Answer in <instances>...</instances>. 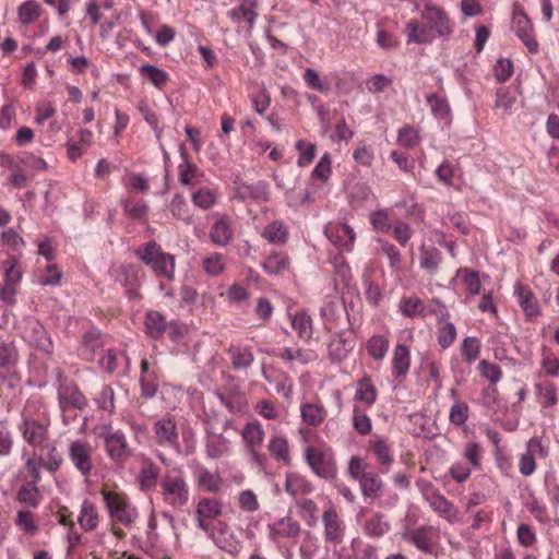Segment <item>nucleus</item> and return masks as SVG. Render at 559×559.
<instances>
[{"mask_svg": "<svg viewBox=\"0 0 559 559\" xmlns=\"http://www.w3.org/2000/svg\"><path fill=\"white\" fill-rule=\"evenodd\" d=\"M155 442L164 448L174 450L178 455L188 456L195 451V433L189 426L181 428L182 443L179 441L177 420L167 414L153 425Z\"/></svg>", "mask_w": 559, "mask_h": 559, "instance_id": "obj_1", "label": "nucleus"}, {"mask_svg": "<svg viewBox=\"0 0 559 559\" xmlns=\"http://www.w3.org/2000/svg\"><path fill=\"white\" fill-rule=\"evenodd\" d=\"M41 404L37 400H28L21 411V421L17 429L25 442L34 448L48 441L49 424L40 419Z\"/></svg>", "mask_w": 559, "mask_h": 559, "instance_id": "obj_2", "label": "nucleus"}, {"mask_svg": "<svg viewBox=\"0 0 559 559\" xmlns=\"http://www.w3.org/2000/svg\"><path fill=\"white\" fill-rule=\"evenodd\" d=\"M142 263L147 265L155 276L173 281L175 278V255L163 251L159 243L152 240L134 251Z\"/></svg>", "mask_w": 559, "mask_h": 559, "instance_id": "obj_3", "label": "nucleus"}, {"mask_svg": "<svg viewBox=\"0 0 559 559\" xmlns=\"http://www.w3.org/2000/svg\"><path fill=\"white\" fill-rule=\"evenodd\" d=\"M163 501L173 508H181L189 501L190 489L181 468L168 471L159 480Z\"/></svg>", "mask_w": 559, "mask_h": 559, "instance_id": "obj_4", "label": "nucleus"}, {"mask_svg": "<svg viewBox=\"0 0 559 559\" xmlns=\"http://www.w3.org/2000/svg\"><path fill=\"white\" fill-rule=\"evenodd\" d=\"M241 436L246 443L250 463L258 472L267 473L270 466L269 459L258 450L265 437L262 424L258 419L248 421L242 429Z\"/></svg>", "mask_w": 559, "mask_h": 559, "instance_id": "obj_5", "label": "nucleus"}, {"mask_svg": "<svg viewBox=\"0 0 559 559\" xmlns=\"http://www.w3.org/2000/svg\"><path fill=\"white\" fill-rule=\"evenodd\" d=\"M97 436L104 443L107 456L114 463L123 464L132 456L126 433L120 429H114L111 424L103 425Z\"/></svg>", "mask_w": 559, "mask_h": 559, "instance_id": "obj_6", "label": "nucleus"}, {"mask_svg": "<svg viewBox=\"0 0 559 559\" xmlns=\"http://www.w3.org/2000/svg\"><path fill=\"white\" fill-rule=\"evenodd\" d=\"M102 495L111 520L126 527H131L135 523L139 512L126 495L110 490H103Z\"/></svg>", "mask_w": 559, "mask_h": 559, "instance_id": "obj_7", "label": "nucleus"}, {"mask_svg": "<svg viewBox=\"0 0 559 559\" xmlns=\"http://www.w3.org/2000/svg\"><path fill=\"white\" fill-rule=\"evenodd\" d=\"M109 277L126 288L129 299H140L139 287L144 278L143 270L135 264L114 263L108 269Z\"/></svg>", "mask_w": 559, "mask_h": 559, "instance_id": "obj_8", "label": "nucleus"}, {"mask_svg": "<svg viewBox=\"0 0 559 559\" xmlns=\"http://www.w3.org/2000/svg\"><path fill=\"white\" fill-rule=\"evenodd\" d=\"M57 397L63 413L70 408L82 411L87 406V400L79 386L61 371L57 376Z\"/></svg>", "mask_w": 559, "mask_h": 559, "instance_id": "obj_9", "label": "nucleus"}, {"mask_svg": "<svg viewBox=\"0 0 559 559\" xmlns=\"http://www.w3.org/2000/svg\"><path fill=\"white\" fill-rule=\"evenodd\" d=\"M304 459L319 478L326 480L335 478L337 473L336 463L328 452L310 445L305 449Z\"/></svg>", "mask_w": 559, "mask_h": 559, "instance_id": "obj_10", "label": "nucleus"}, {"mask_svg": "<svg viewBox=\"0 0 559 559\" xmlns=\"http://www.w3.org/2000/svg\"><path fill=\"white\" fill-rule=\"evenodd\" d=\"M511 27L531 53H536L538 51V44L533 35L532 22L524 13L521 4L518 2L513 5Z\"/></svg>", "mask_w": 559, "mask_h": 559, "instance_id": "obj_11", "label": "nucleus"}, {"mask_svg": "<svg viewBox=\"0 0 559 559\" xmlns=\"http://www.w3.org/2000/svg\"><path fill=\"white\" fill-rule=\"evenodd\" d=\"M421 19L431 27L435 38L447 37L453 32V25L445 11L435 4H427L421 12Z\"/></svg>", "mask_w": 559, "mask_h": 559, "instance_id": "obj_12", "label": "nucleus"}, {"mask_svg": "<svg viewBox=\"0 0 559 559\" xmlns=\"http://www.w3.org/2000/svg\"><path fill=\"white\" fill-rule=\"evenodd\" d=\"M324 234L330 242L340 251L350 252L353 250L356 234L349 225L330 223L325 226Z\"/></svg>", "mask_w": 559, "mask_h": 559, "instance_id": "obj_13", "label": "nucleus"}, {"mask_svg": "<svg viewBox=\"0 0 559 559\" xmlns=\"http://www.w3.org/2000/svg\"><path fill=\"white\" fill-rule=\"evenodd\" d=\"M209 538H211L218 548L233 556H237L241 551V543L238 540L228 524L223 521L214 523L213 532H211V536Z\"/></svg>", "mask_w": 559, "mask_h": 559, "instance_id": "obj_14", "label": "nucleus"}, {"mask_svg": "<svg viewBox=\"0 0 559 559\" xmlns=\"http://www.w3.org/2000/svg\"><path fill=\"white\" fill-rule=\"evenodd\" d=\"M437 537V531L431 525L407 528L403 534L404 540L411 543L425 554H431L433 551V542Z\"/></svg>", "mask_w": 559, "mask_h": 559, "instance_id": "obj_15", "label": "nucleus"}, {"mask_svg": "<svg viewBox=\"0 0 559 559\" xmlns=\"http://www.w3.org/2000/svg\"><path fill=\"white\" fill-rule=\"evenodd\" d=\"M322 523L324 527V539L326 543L337 546L344 540L345 523L335 509L329 508L323 512Z\"/></svg>", "mask_w": 559, "mask_h": 559, "instance_id": "obj_16", "label": "nucleus"}, {"mask_svg": "<svg viewBox=\"0 0 559 559\" xmlns=\"http://www.w3.org/2000/svg\"><path fill=\"white\" fill-rule=\"evenodd\" d=\"M24 338L38 350L50 354L53 349L52 341L45 326L37 320H31L24 328Z\"/></svg>", "mask_w": 559, "mask_h": 559, "instance_id": "obj_17", "label": "nucleus"}, {"mask_svg": "<svg viewBox=\"0 0 559 559\" xmlns=\"http://www.w3.org/2000/svg\"><path fill=\"white\" fill-rule=\"evenodd\" d=\"M104 346V334L95 326L83 333L76 349L78 356L87 362L94 360L96 353Z\"/></svg>", "mask_w": 559, "mask_h": 559, "instance_id": "obj_18", "label": "nucleus"}, {"mask_svg": "<svg viewBox=\"0 0 559 559\" xmlns=\"http://www.w3.org/2000/svg\"><path fill=\"white\" fill-rule=\"evenodd\" d=\"M68 456L74 467L83 475L88 476L93 469L90 444L73 441L69 445Z\"/></svg>", "mask_w": 559, "mask_h": 559, "instance_id": "obj_19", "label": "nucleus"}, {"mask_svg": "<svg viewBox=\"0 0 559 559\" xmlns=\"http://www.w3.org/2000/svg\"><path fill=\"white\" fill-rule=\"evenodd\" d=\"M514 297L528 320L537 318L540 313V306L530 286L516 282L514 285Z\"/></svg>", "mask_w": 559, "mask_h": 559, "instance_id": "obj_20", "label": "nucleus"}, {"mask_svg": "<svg viewBox=\"0 0 559 559\" xmlns=\"http://www.w3.org/2000/svg\"><path fill=\"white\" fill-rule=\"evenodd\" d=\"M198 488L210 493H217L222 490L223 478L216 472H211L201 464H197L192 472Z\"/></svg>", "mask_w": 559, "mask_h": 559, "instance_id": "obj_21", "label": "nucleus"}, {"mask_svg": "<svg viewBox=\"0 0 559 559\" xmlns=\"http://www.w3.org/2000/svg\"><path fill=\"white\" fill-rule=\"evenodd\" d=\"M214 224L210 230V239L217 247H226L233 239L230 218L227 215L214 213Z\"/></svg>", "mask_w": 559, "mask_h": 559, "instance_id": "obj_22", "label": "nucleus"}, {"mask_svg": "<svg viewBox=\"0 0 559 559\" xmlns=\"http://www.w3.org/2000/svg\"><path fill=\"white\" fill-rule=\"evenodd\" d=\"M236 190L240 199L251 200L259 203L269 201L271 195L270 186L264 180L240 182L237 185Z\"/></svg>", "mask_w": 559, "mask_h": 559, "instance_id": "obj_23", "label": "nucleus"}, {"mask_svg": "<svg viewBox=\"0 0 559 559\" xmlns=\"http://www.w3.org/2000/svg\"><path fill=\"white\" fill-rule=\"evenodd\" d=\"M270 455L286 466L292 464L290 449L288 438L282 431H274L267 443Z\"/></svg>", "mask_w": 559, "mask_h": 559, "instance_id": "obj_24", "label": "nucleus"}, {"mask_svg": "<svg viewBox=\"0 0 559 559\" xmlns=\"http://www.w3.org/2000/svg\"><path fill=\"white\" fill-rule=\"evenodd\" d=\"M427 104L441 128H449L452 123V110L448 99L442 95L433 93L427 96Z\"/></svg>", "mask_w": 559, "mask_h": 559, "instance_id": "obj_25", "label": "nucleus"}, {"mask_svg": "<svg viewBox=\"0 0 559 559\" xmlns=\"http://www.w3.org/2000/svg\"><path fill=\"white\" fill-rule=\"evenodd\" d=\"M257 0H241L239 5L228 11V16L235 24L246 22L250 29L253 28L259 16Z\"/></svg>", "mask_w": 559, "mask_h": 559, "instance_id": "obj_26", "label": "nucleus"}, {"mask_svg": "<svg viewBox=\"0 0 559 559\" xmlns=\"http://www.w3.org/2000/svg\"><path fill=\"white\" fill-rule=\"evenodd\" d=\"M355 347V341L345 332L336 333L329 344V355L333 362H341L347 358Z\"/></svg>", "mask_w": 559, "mask_h": 559, "instance_id": "obj_27", "label": "nucleus"}, {"mask_svg": "<svg viewBox=\"0 0 559 559\" xmlns=\"http://www.w3.org/2000/svg\"><path fill=\"white\" fill-rule=\"evenodd\" d=\"M179 153L181 157L178 166L179 180L185 186H193L203 176V171L189 159L185 144L179 145Z\"/></svg>", "mask_w": 559, "mask_h": 559, "instance_id": "obj_28", "label": "nucleus"}, {"mask_svg": "<svg viewBox=\"0 0 559 559\" xmlns=\"http://www.w3.org/2000/svg\"><path fill=\"white\" fill-rule=\"evenodd\" d=\"M361 527L366 536L379 539L390 532L391 523L385 514L377 512L366 519Z\"/></svg>", "mask_w": 559, "mask_h": 559, "instance_id": "obj_29", "label": "nucleus"}, {"mask_svg": "<svg viewBox=\"0 0 559 559\" xmlns=\"http://www.w3.org/2000/svg\"><path fill=\"white\" fill-rule=\"evenodd\" d=\"M411 368V352L405 344H397L391 360V373L395 379L405 378Z\"/></svg>", "mask_w": 559, "mask_h": 559, "instance_id": "obj_30", "label": "nucleus"}, {"mask_svg": "<svg viewBox=\"0 0 559 559\" xmlns=\"http://www.w3.org/2000/svg\"><path fill=\"white\" fill-rule=\"evenodd\" d=\"M39 448L40 452L36 454V459L41 463L43 468L49 473L57 472L63 463V457L57 447L46 442Z\"/></svg>", "mask_w": 559, "mask_h": 559, "instance_id": "obj_31", "label": "nucleus"}, {"mask_svg": "<svg viewBox=\"0 0 559 559\" xmlns=\"http://www.w3.org/2000/svg\"><path fill=\"white\" fill-rule=\"evenodd\" d=\"M404 33L407 37V44H428L436 39L431 27H428L426 22L420 23L417 20L409 21L405 26Z\"/></svg>", "mask_w": 559, "mask_h": 559, "instance_id": "obj_32", "label": "nucleus"}, {"mask_svg": "<svg viewBox=\"0 0 559 559\" xmlns=\"http://www.w3.org/2000/svg\"><path fill=\"white\" fill-rule=\"evenodd\" d=\"M369 445L380 465L381 473L386 474L393 463V456L386 440L377 437L369 442Z\"/></svg>", "mask_w": 559, "mask_h": 559, "instance_id": "obj_33", "label": "nucleus"}, {"mask_svg": "<svg viewBox=\"0 0 559 559\" xmlns=\"http://www.w3.org/2000/svg\"><path fill=\"white\" fill-rule=\"evenodd\" d=\"M157 374L154 369H150V364L146 359H142L141 361V376H140V386L141 394L145 399H152L158 389V383L156 381Z\"/></svg>", "mask_w": 559, "mask_h": 559, "instance_id": "obj_34", "label": "nucleus"}, {"mask_svg": "<svg viewBox=\"0 0 559 559\" xmlns=\"http://www.w3.org/2000/svg\"><path fill=\"white\" fill-rule=\"evenodd\" d=\"M160 477V469L157 465L152 462L145 463L140 469L136 480L142 491H153Z\"/></svg>", "mask_w": 559, "mask_h": 559, "instance_id": "obj_35", "label": "nucleus"}, {"mask_svg": "<svg viewBox=\"0 0 559 559\" xmlns=\"http://www.w3.org/2000/svg\"><path fill=\"white\" fill-rule=\"evenodd\" d=\"M15 500L26 508L36 509L41 503L43 496L37 485L34 483H24L17 489Z\"/></svg>", "mask_w": 559, "mask_h": 559, "instance_id": "obj_36", "label": "nucleus"}, {"mask_svg": "<svg viewBox=\"0 0 559 559\" xmlns=\"http://www.w3.org/2000/svg\"><path fill=\"white\" fill-rule=\"evenodd\" d=\"M261 266L266 274L276 276L289 267V259L285 252L274 250L261 262Z\"/></svg>", "mask_w": 559, "mask_h": 559, "instance_id": "obj_37", "label": "nucleus"}, {"mask_svg": "<svg viewBox=\"0 0 559 559\" xmlns=\"http://www.w3.org/2000/svg\"><path fill=\"white\" fill-rule=\"evenodd\" d=\"M450 313L447 309L441 312L438 318L439 322H443L439 329L437 334V341L441 348H449L456 338V328L452 322H449Z\"/></svg>", "mask_w": 559, "mask_h": 559, "instance_id": "obj_38", "label": "nucleus"}, {"mask_svg": "<svg viewBox=\"0 0 559 559\" xmlns=\"http://www.w3.org/2000/svg\"><path fill=\"white\" fill-rule=\"evenodd\" d=\"M377 396L378 391L370 377L365 376L357 382L355 401L362 403L366 407H371L376 403Z\"/></svg>", "mask_w": 559, "mask_h": 559, "instance_id": "obj_39", "label": "nucleus"}, {"mask_svg": "<svg viewBox=\"0 0 559 559\" xmlns=\"http://www.w3.org/2000/svg\"><path fill=\"white\" fill-rule=\"evenodd\" d=\"M144 325L148 337L158 340L165 334L167 322L160 312L150 310L145 313Z\"/></svg>", "mask_w": 559, "mask_h": 559, "instance_id": "obj_40", "label": "nucleus"}, {"mask_svg": "<svg viewBox=\"0 0 559 559\" xmlns=\"http://www.w3.org/2000/svg\"><path fill=\"white\" fill-rule=\"evenodd\" d=\"M228 356L233 368L237 371L247 370L254 360L251 349L247 346H230L228 348Z\"/></svg>", "mask_w": 559, "mask_h": 559, "instance_id": "obj_41", "label": "nucleus"}, {"mask_svg": "<svg viewBox=\"0 0 559 559\" xmlns=\"http://www.w3.org/2000/svg\"><path fill=\"white\" fill-rule=\"evenodd\" d=\"M98 522L99 515L96 506L88 500H84L81 504L78 523L84 531L92 532L96 530Z\"/></svg>", "mask_w": 559, "mask_h": 559, "instance_id": "obj_42", "label": "nucleus"}, {"mask_svg": "<svg viewBox=\"0 0 559 559\" xmlns=\"http://www.w3.org/2000/svg\"><path fill=\"white\" fill-rule=\"evenodd\" d=\"M229 451V440L223 435L210 433L205 438V453L209 459H219Z\"/></svg>", "mask_w": 559, "mask_h": 559, "instance_id": "obj_43", "label": "nucleus"}, {"mask_svg": "<svg viewBox=\"0 0 559 559\" xmlns=\"http://www.w3.org/2000/svg\"><path fill=\"white\" fill-rule=\"evenodd\" d=\"M285 490L292 497H297L311 493L313 487L306 477L297 473H290L286 475Z\"/></svg>", "mask_w": 559, "mask_h": 559, "instance_id": "obj_44", "label": "nucleus"}, {"mask_svg": "<svg viewBox=\"0 0 559 559\" xmlns=\"http://www.w3.org/2000/svg\"><path fill=\"white\" fill-rule=\"evenodd\" d=\"M535 393L543 408L552 407L558 403L557 388L551 382L536 383Z\"/></svg>", "mask_w": 559, "mask_h": 559, "instance_id": "obj_45", "label": "nucleus"}, {"mask_svg": "<svg viewBox=\"0 0 559 559\" xmlns=\"http://www.w3.org/2000/svg\"><path fill=\"white\" fill-rule=\"evenodd\" d=\"M261 236L272 243L283 245L287 241L288 230L283 222L274 221L264 227Z\"/></svg>", "mask_w": 559, "mask_h": 559, "instance_id": "obj_46", "label": "nucleus"}, {"mask_svg": "<svg viewBox=\"0 0 559 559\" xmlns=\"http://www.w3.org/2000/svg\"><path fill=\"white\" fill-rule=\"evenodd\" d=\"M359 484L362 495L367 498L376 499L382 493L383 483L373 472H369Z\"/></svg>", "mask_w": 559, "mask_h": 559, "instance_id": "obj_47", "label": "nucleus"}, {"mask_svg": "<svg viewBox=\"0 0 559 559\" xmlns=\"http://www.w3.org/2000/svg\"><path fill=\"white\" fill-rule=\"evenodd\" d=\"M15 526L24 534L34 536L39 527L35 515L29 510H19L14 520Z\"/></svg>", "mask_w": 559, "mask_h": 559, "instance_id": "obj_48", "label": "nucleus"}, {"mask_svg": "<svg viewBox=\"0 0 559 559\" xmlns=\"http://www.w3.org/2000/svg\"><path fill=\"white\" fill-rule=\"evenodd\" d=\"M223 512V504L215 498H201L195 507V515L216 519Z\"/></svg>", "mask_w": 559, "mask_h": 559, "instance_id": "obj_49", "label": "nucleus"}, {"mask_svg": "<svg viewBox=\"0 0 559 559\" xmlns=\"http://www.w3.org/2000/svg\"><path fill=\"white\" fill-rule=\"evenodd\" d=\"M292 326L297 332L300 338L310 340L312 337V319L305 311H298L293 317Z\"/></svg>", "mask_w": 559, "mask_h": 559, "instance_id": "obj_50", "label": "nucleus"}, {"mask_svg": "<svg viewBox=\"0 0 559 559\" xmlns=\"http://www.w3.org/2000/svg\"><path fill=\"white\" fill-rule=\"evenodd\" d=\"M302 420L310 425L317 426L322 423L326 416V411L320 404L307 403L300 407Z\"/></svg>", "mask_w": 559, "mask_h": 559, "instance_id": "obj_51", "label": "nucleus"}, {"mask_svg": "<svg viewBox=\"0 0 559 559\" xmlns=\"http://www.w3.org/2000/svg\"><path fill=\"white\" fill-rule=\"evenodd\" d=\"M40 13V5L36 0H26L17 8V19L23 25L34 23Z\"/></svg>", "mask_w": 559, "mask_h": 559, "instance_id": "obj_52", "label": "nucleus"}, {"mask_svg": "<svg viewBox=\"0 0 559 559\" xmlns=\"http://www.w3.org/2000/svg\"><path fill=\"white\" fill-rule=\"evenodd\" d=\"M376 197L367 185H357L350 192V203L354 209L372 204Z\"/></svg>", "mask_w": 559, "mask_h": 559, "instance_id": "obj_53", "label": "nucleus"}, {"mask_svg": "<svg viewBox=\"0 0 559 559\" xmlns=\"http://www.w3.org/2000/svg\"><path fill=\"white\" fill-rule=\"evenodd\" d=\"M140 73L157 88H163L169 80L166 71L150 63L141 66Z\"/></svg>", "mask_w": 559, "mask_h": 559, "instance_id": "obj_54", "label": "nucleus"}, {"mask_svg": "<svg viewBox=\"0 0 559 559\" xmlns=\"http://www.w3.org/2000/svg\"><path fill=\"white\" fill-rule=\"evenodd\" d=\"M367 352L376 360H383L389 350V340L383 335H373L367 342Z\"/></svg>", "mask_w": 559, "mask_h": 559, "instance_id": "obj_55", "label": "nucleus"}, {"mask_svg": "<svg viewBox=\"0 0 559 559\" xmlns=\"http://www.w3.org/2000/svg\"><path fill=\"white\" fill-rule=\"evenodd\" d=\"M300 518L308 526H314L318 522V506L311 499H301L296 503Z\"/></svg>", "mask_w": 559, "mask_h": 559, "instance_id": "obj_56", "label": "nucleus"}, {"mask_svg": "<svg viewBox=\"0 0 559 559\" xmlns=\"http://www.w3.org/2000/svg\"><path fill=\"white\" fill-rule=\"evenodd\" d=\"M457 276L461 277L462 283L465 286V289L472 296H476L480 294L481 283L479 280V273L474 270L468 269H460L457 271Z\"/></svg>", "mask_w": 559, "mask_h": 559, "instance_id": "obj_57", "label": "nucleus"}, {"mask_svg": "<svg viewBox=\"0 0 559 559\" xmlns=\"http://www.w3.org/2000/svg\"><path fill=\"white\" fill-rule=\"evenodd\" d=\"M441 252L436 247L424 248L420 253V266L435 272L441 263Z\"/></svg>", "mask_w": 559, "mask_h": 559, "instance_id": "obj_58", "label": "nucleus"}, {"mask_svg": "<svg viewBox=\"0 0 559 559\" xmlns=\"http://www.w3.org/2000/svg\"><path fill=\"white\" fill-rule=\"evenodd\" d=\"M302 79L308 87L318 91L320 93H326L330 91V83L328 80L322 79L319 73L312 69L307 68L302 74Z\"/></svg>", "mask_w": 559, "mask_h": 559, "instance_id": "obj_59", "label": "nucleus"}, {"mask_svg": "<svg viewBox=\"0 0 559 559\" xmlns=\"http://www.w3.org/2000/svg\"><path fill=\"white\" fill-rule=\"evenodd\" d=\"M352 421L354 429L362 436L370 433L372 430V423L370 417L357 405H355L353 408Z\"/></svg>", "mask_w": 559, "mask_h": 559, "instance_id": "obj_60", "label": "nucleus"}, {"mask_svg": "<svg viewBox=\"0 0 559 559\" xmlns=\"http://www.w3.org/2000/svg\"><path fill=\"white\" fill-rule=\"evenodd\" d=\"M169 210L177 219H181L187 224L191 223V215L185 198L180 193H176L170 201Z\"/></svg>", "mask_w": 559, "mask_h": 559, "instance_id": "obj_61", "label": "nucleus"}, {"mask_svg": "<svg viewBox=\"0 0 559 559\" xmlns=\"http://www.w3.org/2000/svg\"><path fill=\"white\" fill-rule=\"evenodd\" d=\"M484 450L478 442L469 441L466 443L463 456L469 463L471 467L478 469L481 466Z\"/></svg>", "mask_w": 559, "mask_h": 559, "instance_id": "obj_62", "label": "nucleus"}, {"mask_svg": "<svg viewBox=\"0 0 559 559\" xmlns=\"http://www.w3.org/2000/svg\"><path fill=\"white\" fill-rule=\"evenodd\" d=\"M17 361V350L14 343L0 338V367H11Z\"/></svg>", "mask_w": 559, "mask_h": 559, "instance_id": "obj_63", "label": "nucleus"}, {"mask_svg": "<svg viewBox=\"0 0 559 559\" xmlns=\"http://www.w3.org/2000/svg\"><path fill=\"white\" fill-rule=\"evenodd\" d=\"M516 102V95L509 87H499L496 92L495 107L510 112Z\"/></svg>", "mask_w": 559, "mask_h": 559, "instance_id": "obj_64", "label": "nucleus"}]
</instances>
